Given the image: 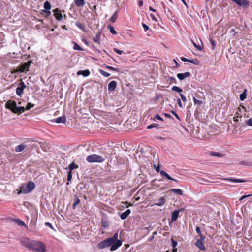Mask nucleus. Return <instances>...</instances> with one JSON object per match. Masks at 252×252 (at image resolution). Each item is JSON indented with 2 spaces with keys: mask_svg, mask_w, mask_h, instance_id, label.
<instances>
[{
  "mask_svg": "<svg viewBox=\"0 0 252 252\" xmlns=\"http://www.w3.org/2000/svg\"><path fill=\"white\" fill-rule=\"evenodd\" d=\"M113 50L114 51H115L116 53L120 54V55H121L123 53H124V52H123V51L122 50H119L117 48H113Z\"/></svg>",
  "mask_w": 252,
  "mask_h": 252,
  "instance_id": "de8ad7c7",
  "label": "nucleus"
},
{
  "mask_svg": "<svg viewBox=\"0 0 252 252\" xmlns=\"http://www.w3.org/2000/svg\"><path fill=\"white\" fill-rule=\"evenodd\" d=\"M199 236H200V238L199 239H197L203 242L205 239V236H203L202 234H200L199 235Z\"/></svg>",
  "mask_w": 252,
  "mask_h": 252,
  "instance_id": "13d9d810",
  "label": "nucleus"
},
{
  "mask_svg": "<svg viewBox=\"0 0 252 252\" xmlns=\"http://www.w3.org/2000/svg\"><path fill=\"white\" fill-rule=\"evenodd\" d=\"M171 242H172V246L173 247V248H175L177 245V242L175 240H174V239L173 238H171Z\"/></svg>",
  "mask_w": 252,
  "mask_h": 252,
  "instance_id": "49530a36",
  "label": "nucleus"
},
{
  "mask_svg": "<svg viewBox=\"0 0 252 252\" xmlns=\"http://www.w3.org/2000/svg\"><path fill=\"white\" fill-rule=\"evenodd\" d=\"M246 91H247V90L245 89L244 91L242 94H240L239 98L241 101H243L246 98V97H247Z\"/></svg>",
  "mask_w": 252,
  "mask_h": 252,
  "instance_id": "393cba45",
  "label": "nucleus"
},
{
  "mask_svg": "<svg viewBox=\"0 0 252 252\" xmlns=\"http://www.w3.org/2000/svg\"><path fill=\"white\" fill-rule=\"evenodd\" d=\"M80 202V199L78 197H76L75 201L74 202L72 207L73 209H74L77 205H78Z\"/></svg>",
  "mask_w": 252,
  "mask_h": 252,
  "instance_id": "a19ab883",
  "label": "nucleus"
},
{
  "mask_svg": "<svg viewBox=\"0 0 252 252\" xmlns=\"http://www.w3.org/2000/svg\"><path fill=\"white\" fill-rule=\"evenodd\" d=\"M246 123L249 126L252 127V119L250 118L248 120L246 121Z\"/></svg>",
  "mask_w": 252,
  "mask_h": 252,
  "instance_id": "603ef678",
  "label": "nucleus"
},
{
  "mask_svg": "<svg viewBox=\"0 0 252 252\" xmlns=\"http://www.w3.org/2000/svg\"><path fill=\"white\" fill-rule=\"evenodd\" d=\"M142 25L145 31H146L148 30H149V27L147 25H146L145 24L142 23Z\"/></svg>",
  "mask_w": 252,
  "mask_h": 252,
  "instance_id": "6e6d98bb",
  "label": "nucleus"
},
{
  "mask_svg": "<svg viewBox=\"0 0 252 252\" xmlns=\"http://www.w3.org/2000/svg\"><path fill=\"white\" fill-rule=\"evenodd\" d=\"M196 231L197 233L199 235H200V234H202L201 232L200 228L199 226H197L196 227Z\"/></svg>",
  "mask_w": 252,
  "mask_h": 252,
  "instance_id": "bf43d9fd",
  "label": "nucleus"
},
{
  "mask_svg": "<svg viewBox=\"0 0 252 252\" xmlns=\"http://www.w3.org/2000/svg\"><path fill=\"white\" fill-rule=\"evenodd\" d=\"M72 179V172L69 171L67 174V180L68 181H71Z\"/></svg>",
  "mask_w": 252,
  "mask_h": 252,
  "instance_id": "3c124183",
  "label": "nucleus"
},
{
  "mask_svg": "<svg viewBox=\"0 0 252 252\" xmlns=\"http://www.w3.org/2000/svg\"><path fill=\"white\" fill-rule=\"evenodd\" d=\"M131 211L130 209H127L124 212L122 213L120 215V218L122 220L126 219L128 216L130 214Z\"/></svg>",
  "mask_w": 252,
  "mask_h": 252,
  "instance_id": "4468645a",
  "label": "nucleus"
},
{
  "mask_svg": "<svg viewBox=\"0 0 252 252\" xmlns=\"http://www.w3.org/2000/svg\"><path fill=\"white\" fill-rule=\"evenodd\" d=\"M241 165L244 166H252V162L249 161H242L240 163Z\"/></svg>",
  "mask_w": 252,
  "mask_h": 252,
  "instance_id": "72a5a7b5",
  "label": "nucleus"
},
{
  "mask_svg": "<svg viewBox=\"0 0 252 252\" xmlns=\"http://www.w3.org/2000/svg\"><path fill=\"white\" fill-rule=\"evenodd\" d=\"M13 220L14 222L16 223L18 225H19L20 226H26L25 223L22 220H21L20 219H14Z\"/></svg>",
  "mask_w": 252,
  "mask_h": 252,
  "instance_id": "a878e982",
  "label": "nucleus"
},
{
  "mask_svg": "<svg viewBox=\"0 0 252 252\" xmlns=\"http://www.w3.org/2000/svg\"><path fill=\"white\" fill-rule=\"evenodd\" d=\"M252 195H243L240 199H239V200L240 201H241L243 199H244L245 198H246V197H249V196H251Z\"/></svg>",
  "mask_w": 252,
  "mask_h": 252,
  "instance_id": "680f3d73",
  "label": "nucleus"
},
{
  "mask_svg": "<svg viewBox=\"0 0 252 252\" xmlns=\"http://www.w3.org/2000/svg\"><path fill=\"white\" fill-rule=\"evenodd\" d=\"M117 86V83L115 81H111L108 86V90L110 91H113L115 90Z\"/></svg>",
  "mask_w": 252,
  "mask_h": 252,
  "instance_id": "f8f14e48",
  "label": "nucleus"
},
{
  "mask_svg": "<svg viewBox=\"0 0 252 252\" xmlns=\"http://www.w3.org/2000/svg\"><path fill=\"white\" fill-rule=\"evenodd\" d=\"M35 186V183L32 181H29L27 183L23 184L19 188L18 194L29 193L34 189Z\"/></svg>",
  "mask_w": 252,
  "mask_h": 252,
  "instance_id": "f03ea898",
  "label": "nucleus"
},
{
  "mask_svg": "<svg viewBox=\"0 0 252 252\" xmlns=\"http://www.w3.org/2000/svg\"><path fill=\"white\" fill-rule=\"evenodd\" d=\"M52 12H54L53 15L57 20L61 21L62 20L63 16L61 10L59 8H57L53 10Z\"/></svg>",
  "mask_w": 252,
  "mask_h": 252,
  "instance_id": "6e6552de",
  "label": "nucleus"
},
{
  "mask_svg": "<svg viewBox=\"0 0 252 252\" xmlns=\"http://www.w3.org/2000/svg\"><path fill=\"white\" fill-rule=\"evenodd\" d=\"M180 210H175L171 214V222L176 221L179 217Z\"/></svg>",
  "mask_w": 252,
  "mask_h": 252,
  "instance_id": "9b49d317",
  "label": "nucleus"
},
{
  "mask_svg": "<svg viewBox=\"0 0 252 252\" xmlns=\"http://www.w3.org/2000/svg\"><path fill=\"white\" fill-rule=\"evenodd\" d=\"M25 108L23 106H20V107H16L15 111H17V113L18 115L20 114H21L22 113L24 112L25 110Z\"/></svg>",
  "mask_w": 252,
  "mask_h": 252,
  "instance_id": "5701e85b",
  "label": "nucleus"
},
{
  "mask_svg": "<svg viewBox=\"0 0 252 252\" xmlns=\"http://www.w3.org/2000/svg\"><path fill=\"white\" fill-rule=\"evenodd\" d=\"M26 147L27 146L26 145L22 144L17 146L15 147V150L16 152H22Z\"/></svg>",
  "mask_w": 252,
  "mask_h": 252,
  "instance_id": "f3484780",
  "label": "nucleus"
},
{
  "mask_svg": "<svg viewBox=\"0 0 252 252\" xmlns=\"http://www.w3.org/2000/svg\"><path fill=\"white\" fill-rule=\"evenodd\" d=\"M170 191L174 192V193L177 194L179 195H182L183 194V191L178 189H171L170 190Z\"/></svg>",
  "mask_w": 252,
  "mask_h": 252,
  "instance_id": "6ab92c4d",
  "label": "nucleus"
},
{
  "mask_svg": "<svg viewBox=\"0 0 252 252\" xmlns=\"http://www.w3.org/2000/svg\"><path fill=\"white\" fill-rule=\"evenodd\" d=\"M191 76L190 73L189 72H186L184 73H178L177 75V77L180 80H183L185 78L190 77Z\"/></svg>",
  "mask_w": 252,
  "mask_h": 252,
  "instance_id": "9d476101",
  "label": "nucleus"
},
{
  "mask_svg": "<svg viewBox=\"0 0 252 252\" xmlns=\"http://www.w3.org/2000/svg\"><path fill=\"white\" fill-rule=\"evenodd\" d=\"M172 90L177 92L178 93H181L182 92V89L181 88L177 87L176 86H174L173 87H172Z\"/></svg>",
  "mask_w": 252,
  "mask_h": 252,
  "instance_id": "4c0bfd02",
  "label": "nucleus"
},
{
  "mask_svg": "<svg viewBox=\"0 0 252 252\" xmlns=\"http://www.w3.org/2000/svg\"><path fill=\"white\" fill-rule=\"evenodd\" d=\"M118 12H117V11H116L114 12V13L113 14L112 16L111 17V18H110L111 21L112 23H114L116 21V20L118 18Z\"/></svg>",
  "mask_w": 252,
  "mask_h": 252,
  "instance_id": "c85d7f7f",
  "label": "nucleus"
},
{
  "mask_svg": "<svg viewBox=\"0 0 252 252\" xmlns=\"http://www.w3.org/2000/svg\"><path fill=\"white\" fill-rule=\"evenodd\" d=\"M195 245L201 251H205L206 248L204 246V244L203 241L201 240H199L198 239L196 240V242L195 243Z\"/></svg>",
  "mask_w": 252,
  "mask_h": 252,
  "instance_id": "1a4fd4ad",
  "label": "nucleus"
},
{
  "mask_svg": "<svg viewBox=\"0 0 252 252\" xmlns=\"http://www.w3.org/2000/svg\"><path fill=\"white\" fill-rule=\"evenodd\" d=\"M107 28L109 29L110 30V32H111V33L113 34H117V32L115 30L114 27L110 25H108L107 26Z\"/></svg>",
  "mask_w": 252,
  "mask_h": 252,
  "instance_id": "473e14b6",
  "label": "nucleus"
},
{
  "mask_svg": "<svg viewBox=\"0 0 252 252\" xmlns=\"http://www.w3.org/2000/svg\"><path fill=\"white\" fill-rule=\"evenodd\" d=\"M174 62L175 63V67L176 68H179V66H180V64L178 63V62L176 61V60L174 59Z\"/></svg>",
  "mask_w": 252,
  "mask_h": 252,
  "instance_id": "338daca9",
  "label": "nucleus"
},
{
  "mask_svg": "<svg viewBox=\"0 0 252 252\" xmlns=\"http://www.w3.org/2000/svg\"><path fill=\"white\" fill-rule=\"evenodd\" d=\"M75 3L77 7H82L85 4V1L84 0H75Z\"/></svg>",
  "mask_w": 252,
  "mask_h": 252,
  "instance_id": "412c9836",
  "label": "nucleus"
},
{
  "mask_svg": "<svg viewBox=\"0 0 252 252\" xmlns=\"http://www.w3.org/2000/svg\"><path fill=\"white\" fill-rule=\"evenodd\" d=\"M34 105L33 104L29 102L27 103V106L25 108V109L27 110H29L31 108H33L34 107Z\"/></svg>",
  "mask_w": 252,
  "mask_h": 252,
  "instance_id": "79ce46f5",
  "label": "nucleus"
},
{
  "mask_svg": "<svg viewBox=\"0 0 252 252\" xmlns=\"http://www.w3.org/2000/svg\"><path fill=\"white\" fill-rule=\"evenodd\" d=\"M177 102H178V104L179 105V106L180 107V108H182L183 107V105H182V103L181 101V100L180 99H178V100H177Z\"/></svg>",
  "mask_w": 252,
  "mask_h": 252,
  "instance_id": "e2e57ef3",
  "label": "nucleus"
},
{
  "mask_svg": "<svg viewBox=\"0 0 252 252\" xmlns=\"http://www.w3.org/2000/svg\"><path fill=\"white\" fill-rule=\"evenodd\" d=\"M165 178H166L167 179L173 180L176 182H178V181L176 179L172 178L170 175H169L167 173H166V174L164 176Z\"/></svg>",
  "mask_w": 252,
  "mask_h": 252,
  "instance_id": "37998d69",
  "label": "nucleus"
},
{
  "mask_svg": "<svg viewBox=\"0 0 252 252\" xmlns=\"http://www.w3.org/2000/svg\"><path fill=\"white\" fill-rule=\"evenodd\" d=\"M17 103L15 101L8 100L5 104V107L14 113H17V111H15Z\"/></svg>",
  "mask_w": 252,
  "mask_h": 252,
  "instance_id": "39448f33",
  "label": "nucleus"
},
{
  "mask_svg": "<svg viewBox=\"0 0 252 252\" xmlns=\"http://www.w3.org/2000/svg\"><path fill=\"white\" fill-rule=\"evenodd\" d=\"M122 245V240L118 239V233L116 232L112 237L100 242L97 245L98 249H102L106 247H111L110 250L114 251L118 249Z\"/></svg>",
  "mask_w": 252,
  "mask_h": 252,
  "instance_id": "f257e3e1",
  "label": "nucleus"
},
{
  "mask_svg": "<svg viewBox=\"0 0 252 252\" xmlns=\"http://www.w3.org/2000/svg\"><path fill=\"white\" fill-rule=\"evenodd\" d=\"M189 63H191L195 65H199V61L197 59L195 60H189Z\"/></svg>",
  "mask_w": 252,
  "mask_h": 252,
  "instance_id": "58836bf2",
  "label": "nucleus"
},
{
  "mask_svg": "<svg viewBox=\"0 0 252 252\" xmlns=\"http://www.w3.org/2000/svg\"><path fill=\"white\" fill-rule=\"evenodd\" d=\"M209 154L212 156H217L219 157H223L224 156V154L219 152H210Z\"/></svg>",
  "mask_w": 252,
  "mask_h": 252,
  "instance_id": "a211bd4d",
  "label": "nucleus"
},
{
  "mask_svg": "<svg viewBox=\"0 0 252 252\" xmlns=\"http://www.w3.org/2000/svg\"><path fill=\"white\" fill-rule=\"evenodd\" d=\"M99 72L104 76L105 77H109L110 76V74L108 72L105 71L103 70L99 69Z\"/></svg>",
  "mask_w": 252,
  "mask_h": 252,
  "instance_id": "ea45409f",
  "label": "nucleus"
},
{
  "mask_svg": "<svg viewBox=\"0 0 252 252\" xmlns=\"http://www.w3.org/2000/svg\"><path fill=\"white\" fill-rule=\"evenodd\" d=\"M32 242V240H31L28 238H23L20 240L21 244L29 250L31 246Z\"/></svg>",
  "mask_w": 252,
  "mask_h": 252,
  "instance_id": "0eeeda50",
  "label": "nucleus"
},
{
  "mask_svg": "<svg viewBox=\"0 0 252 252\" xmlns=\"http://www.w3.org/2000/svg\"><path fill=\"white\" fill-rule=\"evenodd\" d=\"M210 42L211 45L212 46V49H214L216 45L215 41L212 38H211L210 39Z\"/></svg>",
  "mask_w": 252,
  "mask_h": 252,
  "instance_id": "8fccbe9b",
  "label": "nucleus"
},
{
  "mask_svg": "<svg viewBox=\"0 0 252 252\" xmlns=\"http://www.w3.org/2000/svg\"><path fill=\"white\" fill-rule=\"evenodd\" d=\"M169 80L172 81V82H174L175 83H177L176 80L174 77H169Z\"/></svg>",
  "mask_w": 252,
  "mask_h": 252,
  "instance_id": "052dcab7",
  "label": "nucleus"
},
{
  "mask_svg": "<svg viewBox=\"0 0 252 252\" xmlns=\"http://www.w3.org/2000/svg\"><path fill=\"white\" fill-rule=\"evenodd\" d=\"M160 175L162 176H164V175L167 173L164 170H160L159 172Z\"/></svg>",
  "mask_w": 252,
  "mask_h": 252,
  "instance_id": "774afa93",
  "label": "nucleus"
},
{
  "mask_svg": "<svg viewBox=\"0 0 252 252\" xmlns=\"http://www.w3.org/2000/svg\"><path fill=\"white\" fill-rule=\"evenodd\" d=\"M76 26H77L79 29H81L83 31H85V25L84 23H82L79 22H77L75 23Z\"/></svg>",
  "mask_w": 252,
  "mask_h": 252,
  "instance_id": "b1692460",
  "label": "nucleus"
},
{
  "mask_svg": "<svg viewBox=\"0 0 252 252\" xmlns=\"http://www.w3.org/2000/svg\"><path fill=\"white\" fill-rule=\"evenodd\" d=\"M192 99L195 105L200 106L203 103V101L202 100L197 99L194 96L193 97Z\"/></svg>",
  "mask_w": 252,
  "mask_h": 252,
  "instance_id": "2f4dec72",
  "label": "nucleus"
},
{
  "mask_svg": "<svg viewBox=\"0 0 252 252\" xmlns=\"http://www.w3.org/2000/svg\"><path fill=\"white\" fill-rule=\"evenodd\" d=\"M44 8L45 9L44 10H50L51 6L50 2L48 1H46L44 3Z\"/></svg>",
  "mask_w": 252,
  "mask_h": 252,
  "instance_id": "cd10ccee",
  "label": "nucleus"
},
{
  "mask_svg": "<svg viewBox=\"0 0 252 252\" xmlns=\"http://www.w3.org/2000/svg\"><path fill=\"white\" fill-rule=\"evenodd\" d=\"M29 65L30 63H25L23 64V69L21 71L23 72L25 69L28 68Z\"/></svg>",
  "mask_w": 252,
  "mask_h": 252,
  "instance_id": "09e8293b",
  "label": "nucleus"
},
{
  "mask_svg": "<svg viewBox=\"0 0 252 252\" xmlns=\"http://www.w3.org/2000/svg\"><path fill=\"white\" fill-rule=\"evenodd\" d=\"M44 14H45V15H44V17L46 18H48L51 15V12L50 11V10H42L41 11V14L43 15Z\"/></svg>",
  "mask_w": 252,
  "mask_h": 252,
  "instance_id": "bb28decb",
  "label": "nucleus"
},
{
  "mask_svg": "<svg viewBox=\"0 0 252 252\" xmlns=\"http://www.w3.org/2000/svg\"><path fill=\"white\" fill-rule=\"evenodd\" d=\"M101 225L104 228H107L109 226V223L107 220L102 219L101 220Z\"/></svg>",
  "mask_w": 252,
  "mask_h": 252,
  "instance_id": "c756f323",
  "label": "nucleus"
},
{
  "mask_svg": "<svg viewBox=\"0 0 252 252\" xmlns=\"http://www.w3.org/2000/svg\"><path fill=\"white\" fill-rule=\"evenodd\" d=\"M155 117L158 120L163 121V119L158 114L155 115Z\"/></svg>",
  "mask_w": 252,
  "mask_h": 252,
  "instance_id": "69168bd1",
  "label": "nucleus"
},
{
  "mask_svg": "<svg viewBox=\"0 0 252 252\" xmlns=\"http://www.w3.org/2000/svg\"><path fill=\"white\" fill-rule=\"evenodd\" d=\"M90 74V72L89 70H80L77 73L78 75H82L84 77L89 76Z\"/></svg>",
  "mask_w": 252,
  "mask_h": 252,
  "instance_id": "dca6fc26",
  "label": "nucleus"
},
{
  "mask_svg": "<svg viewBox=\"0 0 252 252\" xmlns=\"http://www.w3.org/2000/svg\"><path fill=\"white\" fill-rule=\"evenodd\" d=\"M232 1L245 9L247 8L249 5V1L246 0H232Z\"/></svg>",
  "mask_w": 252,
  "mask_h": 252,
  "instance_id": "423d86ee",
  "label": "nucleus"
},
{
  "mask_svg": "<svg viewBox=\"0 0 252 252\" xmlns=\"http://www.w3.org/2000/svg\"><path fill=\"white\" fill-rule=\"evenodd\" d=\"M105 67L106 68H107V69H108L109 70H111L115 71H117V72H119V69L118 68H114V67L110 66L105 65Z\"/></svg>",
  "mask_w": 252,
  "mask_h": 252,
  "instance_id": "c03bdc74",
  "label": "nucleus"
},
{
  "mask_svg": "<svg viewBox=\"0 0 252 252\" xmlns=\"http://www.w3.org/2000/svg\"><path fill=\"white\" fill-rule=\"evenodd\" d=\"M158 124H152L150 125L149 126H147V129H151V128H154V127L158 128Z\"/></svg>",
  "mask_w": 252,
  "mask_h": 252,
  "instance_id": "a18cd8bd",
  "label": "nucleus"
},
{
  "mask_svg": "<svg viewBox=\"0 0 252 252\" xmlns=\"http://www.w3.org/2000/svg\"><path fill=\"white\" fill-rule=\"evenodd\" d=\"M100 32H98L95 35V37L93 38V40L95 42H98L100 39Z\"/></svg>",
  "mask_w": 252,
  "mask_h": 252,
  "instance_id": "c9c22d12",
  "label": "nucleus"
},
{
  "mask_svg": "<svg viewBox=\"0 0 252 252\" xmlns=\"http://www.w3.org/2000/svg\"><path fill=\"white\" fill-rule=\"evenodd\" d=\"M16 93L18 96H21L23 94V90L18 87L16 89Z\"/></svg>",
  "mask_w": 252,
  "mask_h": 252,
  "instance_id": "f704fd0d",
  "label": "nucleus"
},
{
  "mask_svg": "<svg viewBox=\"0 0 252 252\" xmlns=\"http://www.w3.org/2000/svg\"><path fill=\"white\" fill-rule=\"evenodd\" d=\"M78 168V165L75 163L74 162H72L69 165V171L72 172V171L75 169Z\"/></svg>",
  "mask_w": 252,
  "mask_h": 252,
  "instance_id": "4be33fe9",
  "label": "nucleus"
},
{
  "mask_svg": "<svg viewBox=\"0 0 252 252\" xmlns=\"http://www.w3.org/2000/svg\"><path fill=\"white\" fill-rule=\"evenodd\" d=\"M30 250L36 252H45L46 247L41 242L32 240Z\"/></svg>",
  "mask_w": 252,
  "mask_h": 252,
  "instance_id": "7ed1b4c3",
  "label": "nucleus"
},
{
  "mask_svg": "<svg viewBox=\"0 0 252 252\" xmlns=\"http://www.w3.org/2000/svg\"><path fill=\"white\" fill-rule=\"evenodd\" d=\"M86 160L90 163H101L103 162L105 160V158L99 155L94 154L88 156L86 158Z\"/></svg>",
  "mask_w": 252,
  "mask_h": 252,
  "instance_id": "20e7f679",
  "label": "nucleus"
},
{
  "mask_svg": "<svg viewBox=\"0 0 252 252\" xmlns=\"http://www.w3.org/2000/svg\"><path fill=\"white\" fill-rule=\"evenodd\" d=\"M166 201V198L165 197H162L160 199H158V202L157 203H155V205H157L158 206H161L164 205Z\"/></svg>",
  "mask_w": 252,
  "mask_h": 252,
  "instance_id": "ddd939ff",
  "label": "nucleus"
},
{
  "mask_svg": "<svg viewBox=\"0 0 252 252\" xmlns=\"http://www.w3.org/2000/svg\"><path fill=\"white\" fill-rule=\"evenodd\" d=\"M171 112L172 113V114H173L175 116V117L177 119L180 120L179 116H178V115L174 111L172 110V111H171Z\"/></svg>",
  "mask_w": 252,
  "mask_h": 252,
  "instance_id": "4d7b16f0",
  "label": "nucleus"
},
{
  "mask_svg": "<svg viewBox=\"0 0 252 252\" xmlns=\"http://www.w3.org/2000/svg\"><path fill=\"white\" fill-rule=\"evenodd\" d=\"M73 44H74L73 46V49L75 50H79V51H83V49L75 42H73Z\"/></svg>",
  "mask_w": 252,
  "mask_h": 252,
  "instance_id": "7c9ffc66",
  "label": "nucleus"
},
{
  "mask_svg": "<svg viewBox=\"0 0 252 252\" xmlns=\"http://www.w3.org/2000/svg\"><path fill=\"white\" fill-rule=\"evenodd\" d=\"M154 168L157 172H160V167H159V165L157 167H156V165L154 164Z\"/></svg>",
  "mask_w": 252,
  "mask_h": 252,
  "instance_id": "0e129e2a",
  "label": "nucleus"
},
{
  "mask_svg": "<svg viewBox=\"0 0 252 252\" xmlns=\"http://www.w3.org/2000/svg\"><path fill=\"white\" fill-rule=\"evenodd\" d=\"M55 122L57 123H65L66 122V118L65 116L59 117L56 119Z\"/></svg>",
  "mask_w": 252,
  "mask_h": 252,
  "instance_id": "aec40b11",
  "label": "nucleus"
},
{
  "mask_svg": "<svg viewBox=\"0 0 252 252\" xmlns=\"http://www.w3.org/2000/svg\"><path fill=\"white\" fill-rule=\"evenodd\" d=\"M18 87L21 89H22L23 90L26 87V86L24 82L21 79L20 80V82L18 84Z\"/></svg>",
  "mask_w": 252,
  "mask_h": 252,
  "instance_id": "e433bc0d",
  "label": "nucleus"
},
{
  "mask_svg": "<svg viewBox=\"0 0 252 252\" xmlns=\"http://www.w3.org/2000/svg\"><path fill=\"white\" fill-rule=\"evenodd\" d=\"M193 45L194 46L197 48L198 50H200V51H201L202 50V48L201 47V46L200 45H197L195 43H194V42H193Z\"/></svg>",
  "mask_w": 252,
  "mask_h": 252,
  "instance_id": "5fc2aeb1",
  "label": "nucleus"
},
{
  "mask_svg": "<svg viewBox=\"0 0 252 252\" xmlns=\"http://www.w3.org/2000/svg\"><path fill=\"white\" fill-rule=\"evenodd\" d=\"M179 95L181 96V98L184 102H187V100L185 96H184L181 93L179 94Z\"/></svg>",
  "mask_w": 252,
  "mask_h": 252,
  "instance_id": "864d4df0",
  "label": "nucleus"
},
{
  "mask_svg": "<svg viewBox=\"0 0 252 252\" xmlns=\"http://www.w3.org/2000/svg\"><path fill=\"white\" fill-rule=\"evenodd\" d=\"M224 180H228V181H231L232 182H235V183H244V182H247V180H246L237 179H234L232 178H225Z\"/></svg>",
  "mask_w": 252,
  "mask_h": 252,
  "instance_id": "2eb2a0df",
  "label": "nucleus"
}]
</instances>
